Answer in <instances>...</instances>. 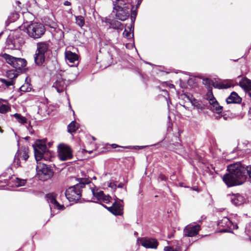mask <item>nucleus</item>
I'll list each match as a JSON object with an SVG mask.
<instances>
[{
  "mask_svg": "<svg viewBox=\"0 0 251 251\" xmlns=\"http://www.w3.org/2000/svg\"><path fill=\"white\" fill-rule=\"evenodd\" d=\"M132 8V5L126 0H116L113 3L112 13L117 19L125 21L129 17Z\"/></svg>",
  "mask_w": 251,
  "mask_h": 251,
  "instance_id": "f257e3e1",
  "label": "nucleus"
},
{
  "mask_svg": "<svg viewBox=\"0 0 251 251\" xmlns=\"http://www.w3.org/2000/svg\"><path fill=\"white\" fill-rule=\"evenodd\" d=\"M79 181L78 184L69 187L66 191V197L70 201L76 202L79 200L81 196L80 189L83 188L85 184L90 183L89 179L83 178H79Z\"/></svg>",
  "mask_w": 251,
  "mask_h": 251,
  "instance_id": "f03ea898",
  "label": "nucleus"
},
{
  "mask_svg": "<svg viewBox=\"0 0 251 251\" xmlns=\"http://www.w3.org/2000/svg\"><path fill=\"white\" fill-rule=\"evenodd\" d=\"M45 30L43 25L38 23H32L27 28L28 36L34 39L41 38L44 34Z\"/></svg>",
  "mask_w": 251,
  "mask_h": 251,
  "instance_id": "7ed1b4c3",
  "label": "nucleus"
},
{
  "mask_svg": "<svg viewBox=\"0 0 251 251\" xmlns=\"http://www.w3.org/2000/svg\"><path fill=\"white\" fill-rule=\"evenodd\" d=\"M36 171L38 178L41 180H48L53 176V172L51 169L40 161L37 162Z\"/></svg>",
  "mask_w": 251,
  "mask_h": 251,
  "instance_id": "20e7f679",
  "label": "nucleus"
},
{
  "mask_svg": "<svg viewBox=\"0 0 251 251\" xmlns=\"http://www.w3.org/2000/svg\"><path fill=\"white\" fill-rule=\"evenodd\" d=\"M2 57L7 63L16 69L21 70L26 65V61L24 58L15 57L7 53H4Z\"/></svg>",
  "mask_w": 251,
  "mask_h": 251,
  "instance_id": "39448f33",
  "label": "nucleus"
},
{
  "mask_svg": "<svg viewBox=\"0 0 251 251\" xmlns=\"http://www.w3.org/2000/svg\"><path fill=\"white\" fill-rule=\"evenodd\" d=\"M218 226L219 228L220 232H228L231 227L233 229L238 228L237 225L234 224L227 217H224L222 220H220L218 223Z\"/></svg>",
  "mask_w": 251,
  "mask_h": 251,
  "instance_id": "423d86ee",
  "label": "nucleus"
},
{
  "mask_svg": "<svg viewBox=\"0 0 251 251\" xmlns=\"http://www.w3.org/2000/svg\"><path fill=\"white\" fill-rule=\"evenodd\" d=\"M58 157L61 160L72 159V151L70 147L65 144H60L58 147Z\"/></svg>",
  "mask_w": 251,
  "mask_h": 251,
  "instance_id": "0eeeda50",
  "label": "nucleus"
},
{
  "mask_svg": "<svg viewBox=\"0 0 251 251\" xmlns=\"http://www.w3.org/2000/svg\"><path fill=\"white\" fill-rule=\"evenodd\" d=\"M33 147L35 159L37 162L39 161L42 159L44 153L46 151V143L45 141H37Z\"/></svg>",
  "mask_w": 251,
  "mask_h": 251,
  "instance_id": "6e6552de",
  "label": "nucleus"
},
{
  "mask_svg": "<svg viewBox=\"0 0 251 251\" xmlns=\"http://www.w3.org/2000/svg\"><path fill=\"white\" fill-rule=\"evenodd\" d=\"M69 80L63 78L61 75H57L55 81L53 83L52 87L54 88L58 93H60L65 90L69 85Z\"/></svg>",
  "mask_w": 251,
  "mask_h": 251,
  "instance_id": "1a4fd4ad",
  "label": "nucleus"
},
{
  "mask_svg": "<svg viewBox=\"0 0 251 251\" xmlns=\"http://www.w3.org/2000/svg\"><path fill=\"white\" fill-rule=\"evenodd\" d=\"M7 46L11 49H19L24 44V41L22 37L15 35L13 38H9L6 41Z\"/></svg>",
  "mask_w": 251,
  "mask_h": 251,
  "instance_id": "9d476101",
  "label": "nucleus"
},
{
  "mask_svg": "<svg viewBox=\"0 0 251 251\" xmlns=\"http://www.w3.org/2000/svg\"><path fill=\"white\" fill-rule=\"evenodd\" d=\"M207 99L210 105V109L214 112L220 114L223 111V107L219 105V103L214 97L212 93L207 95Z\"/></svg>",
  "mask_w": 251,
  "mask_h": 251,
  "instance_id": "9b49d317",
  "label": "nucleus"
},
{
  "mask_svg": "<svg viewBox=\"0 0 251 251\" xmlns=\"http://www.w3.org/2000/svg\"><path fill=\"white\" fill-rule=\"evenodd\" d=\"M138 242L144 247L149 249H156L158 242L155 239L148 237L139 238Z\"/></svg>",
  "mask_w": 251,
  "mask_h": 251,
  "instance_id": "f8f14e48",
  "label": "nucleus"
},
{
  "mask_svg": "<svg viewBox=\"0 0 251 251\" xmlns=\"http://www.w3.org/2000/svg\"><path fill=\"white\" fill-rule=\"evenodd\" d=\"M201 229L198 224L188 225L184 229V235L188 237H193L198 234Z\"/></svg>",
  "mask_w": 251,
  "mask_h": 251,
  "instance_id": "ddd939ff",
  "label": "nucleus"
},
{
  "mask_svg": "<svg viewBox=\"0 0 251 251\" xmlns=\"http://www.w3.org/2000/svg\"><path fill=\"white\" fill-rule=\"evenodd\" d=\"M65 59L66 62L70 66H76L78 64V55L71 51L65 52Z\"/></svg>",
  "mask_w": 251,
  "mask_h": 251,
  "instance_id": "4468645a",
  "label": "nucleus"
},
{
  "mask_svg": "<svg viewBox=\"0 0 251 251\" xmlns=\"http://www.w3.org/2000/svg\"><path fill=\"white\" fill-rule=\"evenodd\" d=\"M109 212L114 215H121L123 214V206L119 202L115 201L110 207L102 205Z\"/></svg>",
  "mask_w": 251,
  "mask_h": 251,
  "instance_id": "2eb2a0df",
  "label": "nucleus"
},
{
  "mask_svg": "<svg viewBox=\"0 0 251 251\" xmlns=\"http://www.w3.org/2000/svg\"><path fill=\"white\" fill-rule=\"evenodd\" d=\"M28 149L25 147H22L19 150L15 155L14 162L17 161V165H19V161L20 159H23L26 161L29 157Z\"/></svg>",
  "mask_w": 251,
  "mask_h": 251,
  "instance_id": "dca6fc26",
  "label": "nucleus"
},
{
  "mask_svg": "<svg viewBox=\"0 0 251 251\" xmlns=\"http://www.w3.org/2000/svg\"><path fill=\"white\" fill-rule=\"evenodd\" d=\"M104 22L106 24H109V28L116 29L119 32L122 31L124 28L123 25L120 22L117 20L105 18Z\"/></svg>",
  "mask_w": 251,
  "mask_h": 251,
  "instance_id": "f3484780",
  "label": "nucleus"
},
{
  "mask_svg": "<svg viewBox=\"0 0 251 251\" xmlns=\"http://www.w3.org/2000/svg\"><path fill=\"white\" fill-rule=\"evenodd\" d=\"M92 192L93 196L96 198L98 201H102L105 203H108L110 201L111 197L108 195H104L102 191L95 192L94 189H92Z\"/></svg>",
  "mask_w": 251,
  "mask_h": 251,
  "instance_id": "a211bd4d",
  "label": "nucleus"
},
{
  "mask_svg": "<svg viewBox=\"0 0 251 251\" xmlns=\"http://www.w3.org/2000/svg\"><path fill=\"white\" fill-rule=\"evenodd\" d=\"M213 85L215 88L218 89H226L233 87L234 81L232 80H226L222 82H216Z\"/></svg>",
  "mask_w": 251,
  "mask_h": 251,
  "instance_id": "6ab92c4d",
  "label": "nucleus"
},
{
  "mask_svg": "<svg viewBox=\"0 0 251 251\" xmlns=\"http://www.w3.org/2000/svg\"><path fill=\"white\" fill-rule=\"evenodd\" d=\"M242 99L235 92H232L230 96L226 99L227 103H239Z\"/></svg>",
  "mask_w": 251,
  "mask_h": 251,
  "instance_id": "aec40b11",
  "label": "nucleus"
},
{
  "mask_svg": "<svg viewBox=\"0 0 251 251\" xmlns=\"http://www.w3.org/2000/svg\"><path fill=\"white\" fill-rule=\"evenodd\" d=\"M48 202L51 203L54 208L61 209L64 207L63 205H60L56 201L55 196L54 194H49L47 195Z\"/></svg>",
  "mask_w": 251,
  "mask_h": 251,
  "instance_id": "412c9836",
  "label": "nucleus"
},
{
  "mask_svg": "<svg viewBox=\"0 0 251 251\" xmlns=\"http://www.w3.org/2000/svg\"><path fill=\"white\" fill-rule=\"evenodd\" d=\"M231 201L235 205H240L245 201V198L240 194L233 195L230 198Z\"/></svg>",
  "mask_w": 251,
  "mask_h": 251,
  "instance_id": "4be33fe9",
  "label": "nucleus"
},
{
  "mask_svg": "<svg viewBox=\"0 0 251 251\" xmlns=\"http://www.w3.org/2000/svg\"><path fill=\"white\" fill-rule=\"evenodd\" d=\"M49 44L48 42H43L38 43L37 44V51L39 53L45 54L48 50Z\"/></svg>",
  "mask_w": 251,
  "mask_h": 251,
  "instance_id": "5701e85b",
  "label": "nucleus"
},
{
  "mask_svg": "<svg viewBox=\"0 0 251 251\" xmlns=\"http://www.w3.org/2000/svg\"><path fill=\"white\" fill-rule=\"evenodd\" d=\"M172 247H166L164 248L165 251H181V242L176 241L174 242Z\"/></svg>",
  "mask_w": 251,
  "mask_h": 251,
  "instance_id": "b1692460",
  "label": "nucleus"
},
{
  "mask_svg": "<svg viewBox=\"0 0 251 251\" xmlns=\"http://www.w3.org/2000/svg\"><path fill=\"white\" fill-rule=\"evenodd\" d=\"M45 60V54L36 51L34 56V61L36 64L40 66L44 62Z\"/></svg>",
  "mask_w": 251,
  "mask_h": 251,
  "instance_id": "393cba45",
  "label": "nucleus"
},
{
  "mask_svg": "<svg viewBox=\"0 0 251 251\" xmlns=\"http://www.w3.org/2000/svg\"><path fill=\"white\" fill-rule=\"evenodd\" d=\"M48 106L45 103H41L38 108V114L41 116L46 117L49 114V112L47 111Z\"/></svg>",
  "mask_w": 251,
  "mask_h": 251,
  "instance_id": "a878e982",
  "label": "nucleus"
},
{
  "mask_svg": "<svg viewBox=\"0 0 251 251\" xmlns=\"http://www.w3.org/2000/svg\"><path fill=\"white\" fill-rule=\"evenodd\" d=\"M240 85L241 87L245 89V91L251 90V80L246 78L240 82Z\"/></svg>",
  "mask_w": 251,
  "mask_h": 251,
  "instance_id": "bb28decb",
  "label": "nucleus"
},
{
  "mask_svg": "<svg viewBox=\"0 0 251 251\" xmlns=\"http://www.w3.org/2000/svg\"><path fill=\"white\" fill-rule=\"evenodd\" d=\"M78 126L75 121H72L68 126V131L71 134L75 132Z\"/></svg>",
  "mask_w": 251,
  "mask_h": 251,
  "instance_id": "cd10ccee",
  "label": "nucleus"
},
{
  "mask_svg": "<svg viewBox=\"0 0 251 251\" xmlns=\"http://www.w3.org/2000/svg\"><path fill=\"white\" fill-rule=\"evenodd\" d=\"M18 73L15 70H11L6 73V76L10 80H13L18 76Z\"/></svg>",
  "mask_w": 251,
  "mask_h": 251,
  "instance_id": "c85d7f7f",
  "label": "nucleus"
},
{
  "mask_svg": "<svg viewBox=\"0 0 251 251\" xmlns=\"http://www.w3.org/2000/svg\"><path fill=\"white\" fill-rule=\"evenodd\" d=\"M123 35L125 37L130 38L131 36L133 37V26L131 25L130 27L129 28V31L125 29L123 32Z\"/></svg>",
  "mask_w": 251,
  "mask_h": 251,
  "instance_id": "c756f323",
  "label": "nucleus"
},
{
  "mask_svg": "<svg viewBox=\"0 0 251 251\" xmlns=\"http://www.w3.org/2000/svg\"><path fill=\"white\" fill-rule=\"evenodd\" d=\"M13 116L19 123L22 124H24L26 123V119L20 114L15 113Z\"/></svg>",
  "mask_w": 251,
  "mask_h": 251,
  "instance_id": "7c9ffc66",
  "label": "nucleus"
},
{
  "mask_svg": "<svg viewBox=\"0 0 251 251\" xmlns=\"http://www.w3.org/2000/svg\"><path fill=\"white\" fill-rule=\"evenodd\" d=\"M75 23L80 27H82L84 24V18L82 16H78L75 17Z\"/></svg>",
  "mask_w": 251,
  "mask_h": 251,
  "instance_id": "2f4dec72",
  "label": "nucleus"
},
{
  "mask_svg": "<svg viewBox=\"0 0 251 251\" xmlns=\"http://www.w3.org/2000/svg\"><path fill=\"white\" fill-rule=\"evenodd\" d=\"M20 90L21 91L26 92H29L31 90V88L30 86V85L28 83H25L23 84L20 88Z\"/></svg>",
  "mask_w": 251,
  "mask_h": 251,
  "instance_id": "473e14b6",
  "label": "nucleus"
},
{
  "mask_svg": "<svg viewBox=\"0 0 251 251\" xmlns=\"http://www.w3.org/2000/svg\"><path fill=\"white\" fill-rule=\"evenodd\" d=\"M26 182V179L16 178L15 183L17 187L24 186Z\"/></svg>",
  "mask_w": 251,
  "mask_h": 251,
  "instance_id": "72a5a7b5",
  "label": "nucleus"
},
{
  "mask_svg": "<svg viewBox=\"0 0 251 251\" xmlns=\"http://www.w3.org/2000/svg\"><path fill=\"white\" fill-rule=\"evenodd\" d=\"M9 108L7 105L2 104L0 105V113L4 114L9 110Z\"/></svg>",
  "mask_w": 251,
  "mask_h": 251,
  "instance_id": "f704fd0d",
  "label": "nucleus"
},
{
  "mask_svg": "<svg viewBox=\"0 0 251 251\" xmlns=\"http://www.w3.org/2000/svg\"><path fill=\"white\" fill-rule=\"evenodd\" d=\"M131 9H132V8ZM130 13H131V20L132 23V24H133L137 15V12L136 10H131V11L130 12Z\"/></svg>",
  "mask_w": 251,
  "mask_h": 251,
  "instance_id": "c9c22d12",
  "label": "nucleus"
},
{
  "mask_svg": "<svg viewBox=\"0 0 251 251\" xmlns=\"http://www.w3.org/2000/svg\"><path fill=\"white\" fill-rule=\"evenodd\" d=\"M222 117L225 120H227L228 119H231L232 118H234L236 117L235 115H233L232 114H230V115H226V114H224L222 115Z\"/></svg>",
  "mask_w": 251,
  "mask_h": 251,
  "instance_id": "e433bc0d",
  "label": "nucleus"
},
{
  "mask_svg": "<svg viewBox=\"0 0 251 251\" xmlns=\"http://www.w3.org/2000/svg\"><path fill=\"white\" fill-rule=\"evenodd\" d=\"M1 81L5 84L7 87L13 85V80L6 81L4 79H1Z\"/></svg>",
  "mask_w": 251,
  "mask_h": 251,
  "instance_id": "4c0bfd02",
  "label": "nucleus"
},
{
  "mask_svg": "<svg viewBox=\"0 0 251 251\" xmlns=\"http://www.w3.org/2000/svg\"><path fill=\"white\" fill-rule=\"evenodd\" d=\"M108 186H109V187L111 188L112 189H115L116 188V187H117L116 184H115L113 182L109 183Z\"/></svg>",
  "mask_w": 251,
  "mask_h": 251,
  "instance_id": "58836bf2",
  "label": "nucleus"
},
{
  "mask_svg": "<svg viewBox=\"0 0 251 251\" xmlns=\"http://www.w3.org/2000/svg\"><path fill=\"white\" fill-rule=\"evenodd\" d=\"M159 178L161 180H166L167 179V177L163 175H160Z\"/></svg>",
  "mask_w": 251,
  "mask_h": 251,
  "instance_id": "ea45409f",
  "label": "nucleus"
},
{
  "mask_svg": "<svg viewBox=\"0 0 251 251\" xmlns=\"http://www.w3.org/2000/svg\"><path fill=\"white\" fill-rule=\"evenodd\" d=\"M64 4L66 6L71 5V3L70 1L66 0L64 2Z\"/></svg>",
  "mask_w": 251,
  "mask_h": 251,
  "instance_id": "a19ab883",
  "label": "nucleus"
},
{
  "mask_svg": "<svg viewBox=\"0 0 251 251\" xmlns=\"http://www.w3.org/2000/svg\"><path fill=\"white\" fill-rule=\"evenodd\" d=\"M246 95L251 98V90L246 91Z\"/></svg>",
  "mask_w": 251,
  "mask_h": 251,
  "instance_id": "79ce46f5",
  "label": "nucleus"
},
{
  "mask_svg": "<svg viewBox=\"0 0 251 251\" xmlns=\"http://www.w3.org/2000/svg\"><path fill=\"white\" fill-rule=\"evenodd\" d=\"M142 1V0H138L137 3L136 4V7L137 8L139 6V5L141 3Z\"/></svg>",
  "mask_w": 251,
  "mask_h": 251,
  "instance_id": "37998d69",
  "label": "nucleus"
},
{
  "mask_svg": "<svg viewBox=\"0 0 251 251\" xmlns=\"http://www.w3.org/2000/svg\"><path fill=\"white\" fill-rule=\"evenodd\" d=\"M124 184L123 183H119V184L118 185V186H117V187H118V188H123V187H124Z\"/></svg>",
  "mask_w": 251,
  "mask_h": 251,
  "instance_id": "c03bdc74",
  "label": "nucleus"
},
{
  "mask_svg": "<svg viewBox=\"0 0 251 251\" xmlns=\"http://www.w3.org/2000/svg\"><path fill=\"white\" fill-rule=\"evenodd\" d=\"M221 117H222V115L221 116H217L215 117V119H216L217 120H219Z\"/></svg>",
  "mask_w": 251,
  "mask_h": 251,
  "instance_id": "a18cd8bd",
  "label": "nucleus"
},
{
  "mask_svg": "<svg viewBox=\"0 0 251 251\" xmlns=\"http://www.w3.org/2000/svg\"><path fill=\"white\" fill-rule=\"evenodd\" d=\"M112 147H113L114 148H116V147L118 146H117V145H116V144H112Z\"/></svg>",
  "mask_w": 251,
  "mask_h": 251,
  "instance_id": "49530a36",
  "label": "nucleus"
},
{
  "mask_svg": "<svg viewBox=\"0 0 251 251\" xmlns=\"http://www.w3.org/2000/svg\"><path fill=\"white\" fill-rule=\"evenodd\" d=\"M249 113H250V115H251V107H250V108Z\"/></svg>",
  "mask_w": 251,
  "mask_h": 251,
  "instance_id": "de8ad7c7",
  "label": "nucleus"
},
{
  "mask_svg": "<svg viewBox=\"0 0 251 251\" xmlns=\"http://www.w3.org/2000/svg\"><path fill=\"white\" fill-rule=\"evenodd\" d=\"M164 92L165 93V94H168V92L167 91H164Z\"/></svg>",
  "mask_w": 251,
  "mask_h": 251,
  "instance_id": "09e8293b",
  "label": "nucleus"
},
{
  "mask_svg": "<svg viewBox=\"0 0 251 251\" xmlns=\"http://www.w3.org/2000/svg\"><path fill=\"white\" fill-rule=\"evenodd\" d=\"M2 34V32L0 33V36Z\"/></svg>",
  "mask_w": 251,
  "mask_h": 251,
  "instance_id": "8fccbe9b",
  "label": "nucleus"
}]
</instances>
